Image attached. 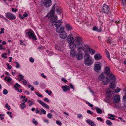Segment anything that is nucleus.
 <instances>
[{
  "mask_svg": "<svg viewBox=\"0 0 126 126\" xmlns=\"http://www.w3.org/2000/svg\"><path fill=\"white\" fill-rule=\"evenodd\" d=\"M110 88H109L106 90V97L107 99L108 100H110L112 98V95H113L115 93H118L120 91L121 89L120 88H117L116 89L115 91L114 90H112L111 91V88L110 87Z\"/></svg>",
  "mask_w": 126,
  "mask_h": 126,
  "instance_id": "f257e3e1",
  "label": "nucleus"
},
{
  "mask_svg": "<svg viewBox=\"0 0 126 126\" xmlns=\"http://www.w3.org/2000/svg\"><path fill=\"white\" fill-rule=\"evenodd\" d=\"M54 12L51 10L49 12L47 15V16L48 18H50L51 22L56 23L57 19V17L56 16H54Z\"/></svg>",
  "mask_w": 126,
  "mask_h": 126,
  "instance_id": "f03ea898",
  "label": "nucleus"
},
{
  "mask_svg": "<svg viewBox=\"0 0 126 126\" xmlns=\"http://www.w3.org/2000/svg\"><path fill=\"white\" fill-rule=\"evenodd\" d=\"M107 76L109 77L110 79V80H112V82L110 83V87L111 88H114L116 86L115 83L114 82V81L116 80V78L115 76L112 74L110 73Z\"/></svg>",
  "mask_w": 126,
  "mask_h": 126,
  "instance_id": "7ed1b4c3",
  "label": "nucleus"
},
{
  "mask_svg": "<svg viewBox=\"0 0 126 126\" xmlns=\"http://www.w3.org/2000/svg\"><path fill=\"white\" fill-rule=\"evenodd\" d=\"M105 78V76L103 74V73H102L101 75L98 77V79L99 80H102L104 84V85H107L110 81L109 79L107 77H106L105 80L106 81H105L103 80Z\"/></svg>",
  "mask_w": 126,
  "mask_h": 126,
  "instance_id": "20e7f679",
  "label": "nucleus"
},
{
  "mask_svg": "<svg viewBox=\"0 0 126 126\" xmlns=\"http://www.w3.org/2000/svg\"><path fill=\"white\" fill-rule=\"evenodd\" d=\"M41 4L42 5L44 4L46 7H48L51 5L52 3L51 0H45L42 1Z\"/></svg>",
  "mask_w": 126,
  "mask_h": 126,
  "instance_id": "39448f33",
  "label": "nucleus"
},
{
  "mask_svg": "<svg viewBox=\"0 0 126 126\" xmlns=\"http://www.w3.org/2000/svg\"><path fill=\"white\" fill-rule=\"evenodd\" d=\"M31 31L28 32L26 34L28 35L30 38L33 39L35 40H36L37 38L34 33L32 30H31Z\"/></svg>",
  "mask_w": 126,
  "mask_h": 126,
  "instance_id": "423d86ee",
  "label": "nucleus"
},
{
  "mask_svg": "<svg viewBox=\"0 0 126 126\" xmlns=\"http://www.w3.org/2000/svg\"><path fill=\"white\" fill-rule=\"evenodd\" d=\"M101 69V64L100 62L96 63L94 64V69L96 72H98Z\"/></svg>",
  "mask_w": 126,
  "mask_h": 126,
  "instance_id": "0eeeda50",
  "label": "nucleus"
},
{
  "mask_svg": "<svg viewBox=\"0 0 126 126\" xmlns=\"http://www.w3.org/2000/svg\"><path fill=\"white\" fill-rule=\"evenodd\" d=\"M110 10L109 7L108 5H106L105 4L103 5L102 9H101L102 13L108 14Z\"/></svg>",
  "mask_w": 126,
  "mask_h": 126,
  "instance_id": "6e6552de",
  "label": "nucleus"
},
{
  "mask_svg": "<svg viewBox=\"0 0 126 126\" xmlns=\"http://www.w3.org/2000/svg\"><path fill=\"white\" fill-rule=\"evenodd\" d=\"M6 17L8 19L12 20L15 19L16 18L15 16L12 13L8 12L5 15Z\"/></svg>",
  "mask_w": 126,
  "mask_h": 126,
  "instance_id": "1a4fd4ad",
  "label": "nucleus"
},
{
  "mask_svg": "<svg viewBox=\"0 0 126 126\" xmlns=\"http://www.w3.org/2000/svg\"><path fill=\"white\" fill-rule=\"evenodd\" d=\"M74 39L71 34H70L67 37V41L69 44L74 43Z\"/></svg>",
  "mask_w": 126,
  "mask_h": 126,
  "instance_id": "9d476101",
  "label": "nucleus"
},
{
  "mask_svg": "<svg viewBox=\"0 0 126 126\" xmlns=\"http://www.w3.org/2000/svg\"><path fill=\"white\" fill-rule=\"evenodd\" d=\"M78 54L76 53L75 56H76L77 60H79L82 59L83 58L82 53L81 52L80 50H78Z\"/></svg>",
  "mask_w": 126,
  "mask_h": 126,
  "instance_id": "9b49d317",
  "label": "nucleus"
},
{
  "mask_svg": "<svg viewBox=\"0 0 126 126\" xmlns=\"http://www.w3.org/2000/svg\"><path fill=\"white\" fill-rule=\"evenodd\" d=\"M75 40L77 45L78 46L81 44L82 43V38L80 37L79 36H78L76 37Z\"/></svg>",
  "mask_w": 126,
  "mask_h": 126,
  "instance_id": "f8f14e48",
  "label": "nucleus"
},
{
  "mask_svg": "<svg viewBox=\"0 0 126 126\" xmlns=\"http://www.w3.org/2000/svg\"><path fill=\"white\" fill-rule=\"evenodd\" d=\"M59 35L61 38L64 39L66 37L67 34L64 31H62L59 34Z\"/></svg>",
  "mask_w": 126,
  "mask_h": 126,
  "instance_id": "ddd939ff",
  "label": "nucleus"
},
{
  "mask_svg": "<svg viewBox=\"0 0 126 126\" xmlns=\"http://www.w3.org/2000/svg\"><path fill=\"white\" fill-rule=\"evenodd\" d=\"M120 96L118 95L114 96L113 98V99L115 103L119 102L120 100Z\"/></svg>",
  "mask_w": 126,
  "mask_h": 126,
  "instance_id": "4468645a",
  "label": "nucleus"
},
{
  "mask_svg": "<svg viewBox=\"0 0 126 126\" xmlns=\"http://www.w3.org/2000/svg\"><path fill=\"white\" fill-rule=\"evenodd\" d=\"M37 101L38 102L43 106L47 109H49V107L43 101L39 99H38L37 100Z\"/></svg>",
  "mask_w": 126,
  "mask_h": 126,
  "instance_id": "2eb2a0df",
  "label": "nucleus"
},
{
  "mask_svg": "<svg viewBox=\"0 0 126 126\" xmlns=\"http://www.w3.org/2000/svg\"><path fill=\"white\" fill-rule=\"evenodd\" d=\"M84 63L87 65L90 66L93 63V62L91 59L84 61Z\"/></svg>",
  "mask_w": 126,
  "mask_h": 126,
  "instance_id": "dca6fc26",
  "label": "nucleus"
},
{
  "mask_svg": "<svg viewBox=\"0 0 126 126\" xmlns=\"http://www.w3.org/2000/svg\"><path fill=\"white\" fill-rule=\"evenodd\" d=\"M62 23V22L61 20H57L55 24V26L56 27L59 28L61 25Z\"/></svg>",
  "mask_w": 126,
  "mask_h": 126,
  "instance_id": "f3484780",
  "label": "nucleus"
},
{
  "mask_svg": "<svg viewBox=\"0 0 126 126\" xmlns=\"http://www.w3.org/2000/svg\"><path fill=\"white\" fill-rule=\"evenodd\" d=\"M84 61L91 59L90 58V55L89 53H85L84 56Z\"/></svg>",
  "mask_w": 126,
  "mask_h": 126,
  "instance_id": "a211bd4d",
  "label": "nucleus"
},
{
  "mask_svg": "<svg viewBox=\"0 0 126 126\" xmlns=\"http://www.w3.org/2000/svg\"><path fill=\"white\" fill-rule=\"evenodd\" d=\"M107 75H108L110 73V68L108 66L105 67V71L104 72Z\"/></svg>",
  "mask_w": 126,
  "mask_h": 126,
  "instance_id": "6ab92c4d",
  "label": "nucleus"
},
{
  "mask_svg": "<svg viewBox=\"0 0 126 126\" xmlns=\"http://www.w3.org/2000/svg\"><path fill=\"white\" fill-rule=\"evenodd\" d=\"M62 88L64 92H66L67 90H69L70 89L69 87L67 86L66 85L62 86Z\"/></svg>",
  "mask_w": 126,
  "mask_h": 126,
  "instance_id": "aec40b11",
  "label": "nucleus"
},
{
  "mask_svg": "<svg viewBox=\"0 0 126 126\" xmlns=\"http://www.w3.org/2000/svg\"><path fill=\"white\" fill-rule=\"evenodd\" d=\"M101 57L102 56L99 53L96 54L94 56V58L96 60H99L101 58Z\"/></svg>",
  "mask_w": 126,
  "mask_h": 126,
  "instance_id": "412c9836",
  "label": "nucleus"
},
{
  "mask_svg": "<svg viewBox=\"0 0 126 126\" xmlns=\"http://www.w3.org/2000/svg\"><path fill=\"white\" fill-rule=\"evenodd\" d=\"M77 51L75 49L71 50L70 52V54L72 57L76 56Z\"/></svg>",
  "mask_w": 126,
  "mask_h": 126,
  "instance_id": "4be33fe9",
  "label": "nucleus"
},
{
  "mask_svg": "<svg viewBox=\"0 0 126 126\" xmlns=\"http://www.w3.org/2000/svg\"><path fill=\"white\" fill-rule=\"evenodd\" d=\"M69 46L70 47V48L71 49V50L74 49V47H76L75 44L74 43H71V44H69Z\"/></svg>",
  "mask_w": 126,
  "mask_h": 126,
  "instance_id": "5701e85b",
  "label": "nucleus"
},
{
  "mask_svg": "<svg viewBox=\"0 0 126 126\" xmlns=\"http://www.w3.org/2000/svg\"><path fill=\"white\" fill-rule=\"evenodd\" d=\"M123 90L125 92V95L123 97V101L124 102H126V88H124L123 89Z\"/></svg>",
  "mask_w": 126,
  "mask_h": 126,
  "instance_id": "b1692460",
  "label": "nucleus"
},
{
  "mask_svg": "<svg viewBox=\"0 0 126 126\" xmlns=\"http://www.w3.org/2000/svg\"><path fill=\"white\" fill-rule=\"evenodd\" d=\"M64 28L63 27H61L60 28H57L56 29V32L58 33H60L62 31H64Z\"/></svg>",
  "mask_w": 126,
  "mask_h": 126,
  "instance_id": "393cba45",
  "label": "nucleus"
},
{
  "mask_svg": "<svg viewBox=\"0 0 126 126\" xmlns=\"http://www.w3.org/2000/svg\"><path fill=\"white\" fill-rule=\"evenodd\" d=\"M101 27L100 26V29H98L97 27L96 26L94 27L93 28V30L94 31H96L99 32H100L102 31V29L101 28Z\"/></svg>",
  "mask_w": 126,
  "mask_h": 126,
  "instance_id": "a878e982",
  "label": "nucleus"
},
{
  "mask_svg": "<svg viewBox=\"0 0 126 126\" xmlns=\"http://www.w3.org/2000/svg\"><path fill=\"white\" fill-rule=\"evenodd\" d=\"M65 28L68 31H70L72 30V28L71 26L69 24H66L65 25Z\"/></svg>",
  "mask_w": 126,
  "mask_h": 126,
  "instance_id": "bb28decb",
  "label": "nucleus"
},
{
  "mask_svg": "<svg viewBox=\"0 0 126 126\" xmlns=\"http://www.w3.org/2000/svg\"><path fill=\"white\" fill-rule=\"evenodd\" d=\"M86 122L92 126H94V122L91 121L90 119L87 120H86Z\"/></svg>",
  "mask_w": 126,
  "mask_h": 126,
  "instance_id": "cd10ccee",
  "label": "nucleus"
},
{
  "mask_svg": "<svg viewBox=\"0 0 126 126\" xmlns=\"http://www.w3.org/2000/svg\"><path fill=\"white\" fill-rule=\"evenodd\" d=\"M4 80L5 81H7L8 82H10L12 80V79L10 77H6L5 78Z\"/></svg>",
  "mask_w": 126,
  "mask_h": 126,
  "instance_id": "c85d7f7f",
  "label": "nucleus"
},
{
  "mask_svg": "<svg viewBox=\"0 0 126 126\" xmlns=\"http://www.w3.org/2000/svg\"><path fill=\"white\" fill-rule=\"evenodd\" d=\"M88 51L89 52L92 54H94L95 52V50L91 48H89V50Z\"/></svg>",
  "mask_w": 126,
  "mask_h": 126,
  "instance_id": "c756f323",
  "label": "nucleus"
},
{
  "mask_svg": "<svg viewBox=\"0 0 126 126\" xmlns=\"http://www.w3.org/2000/svg\"><path fill=\"white\" fill-rule=\"evenodd\" d=\"M14 87L16 88V90L18 88L20 87V86L17 83H16L14 85Z\"/></svg>",
  "mask_w": 126,
  "mask_h": 126,
  "instance_id": "7c9ffc66",
  "label": "nucleus"
},
{
  "mask_svg": "<svg viewBox=\"0 0 126 126\" xmlns=\"http://www.w3.org/2000/svg\"><path fill=\"white\" fill-rule=\"evenodd\" d=\"M96 110L98 113L101 114L102 113V110L99 108H97L96 109Z\"/></svg>",
  "mask_w": 126,
  "mask_h": 126,
  "instance_id": "2f4dec72",
  "label": "nucleus"
},
{
  "mask_svg": "<svg viewBox=\"0 0 126 126\" xmlns=\"http://www.w3.org/2000/svg\"><path fill=\"white\" fill-rule=\"evenodd\" d=\"M57 4L56 3H55L53 6L52 7V9L51 10H50V11H51V10H53L54 12V13L55 12V6H57Z\"/></svg>",
  "mask_w": 126,
  "mask_h": 126,
  "instance_id": "473e14b6",
  "label": "nucleus"
},
{
  "mask_svg": "<svg viewBox=\"0 0 126 126\" xmlns=\"http://www.w3.org/2000/svg\"><path fill=\"white\" fill-rule=\"evenodd\" d=\"M106 123L109 126H111L112 125V123L110 121L107 120L106 121Z\"/></svg>",
  "mask_w": 126,
  "mask_h": 126,
  "instance_id": "72a5a7b5",
  "label": "nucleus"
},
{
  "mask_svg": "<svg viewBox=\"0 0 126 126\" xmlns=\"http://www.w3.org/2000/svg\"><path fill=\"white\" fill-rule=\"evenodd\" d=\"M57 12L58 14H61V10L60 7H59L57 8Z\"/></svg>",
  "mask_w": 126,
  "mask_h": 126,
  "instance_id": "f704fd0d",
  "label": "nucleus"
},
{
  "mask_svg": "<svg viewBox=\"0 0 126 126\" xmlns=\"http://www.w3.org/2000/svg\"><path fill=\"white\" fill-rule=\"evenodd\" d=\"M21 108L22 109H23L26 108V106L25 105H24L23 104H20Z\"/></svg>",
  "mask_w": 126,
  "mask_h": 126,
  "instance_id": "c9c22d12",
  "label": "nucleus"
},
{
  "mask_svg": "<svg viewBox=\"0 0 126 126\" xmlns=\"http://www.w3.org/2000/svg\"><path fill=\"white\" fill-rule=\"evenodd\" d=\"M46 92V93L48 94L49 95H51L52 92L51 91H49L48 90H47Z\"/></svg>",
  "mask_w": 126,
  "mask_h": 126,
  "instance_id": "e433bc0d",
  "label": "nucleus"
},
{
  "mask_svg": "<svg viewBox=\"0 0 126 126\" xmlns=\"http://www.w3.org/2000/svg\"><path fill=\"white\" fill-rule=\"evenodd\" d=\"M32 122L35 125H37L38 124L37 122L35 120L34 118H33L32 119Z\"/></svg>",
  "mask_w": 126,
  "mask_h": 126,
  "instance_id": "4c0bfd02",
  "label": "nucleus"
},
{
  "mask_svg": "<svg viewBox=\"0 0 126 126\" xmlns=\"http://www.w3.org/2000/svg\"><path fill=\"white\" fill-rule=\"evenodd\" d=\"M122 4L124 6L126 5V0H121Z\"/></svg>",
  "mask_w": 126,
  "mask_h": 126,
  "instance_id": "58836bf2",
  "label": "nucleus"
},
{
  "mask_svg": "<svg viewBox=\"0 0 126 126\" xmlns=\"http://www.w3.org/2000/svg\"><path fill=\"white\" fill-rule=\"evenodd\" d=\"M40 110L41 111L42 113L44 114H45L46 113V111L43 109H41Z\"/></svg>",
  "mask_w": 126,
  "mask_h": 126,
  "instance_id": "ea45409f",
  "label": "nucleus"
},
{
  "mask_svg": "<svg viewBox=\"0 0 126 126\" xmlns=\"http://www.w3.org/2000/svg\"><path fill=\"white\" fill-rule=\"evenodd\" d=\"M47 117L49 118H51L52 117V114L50 113H48L47 115Z\"/></svg>",
  "mask_w": 126,
  "mask_h": 126,
  "instance_id": "a19ab883",
  "label": "nucleus"
},
{
  "mask_svg": "<svg viewBox=\"0 0 126 126\" xmlns=\"http://www.w3.org/2000/svg\"><path fill=\"white\" fill-rule=\"evenodd\" d=\"M84 47L85 48L87 49H88V50H89V48H90L89 47V46L87 44L84 45Z\"/></svg>",
  "mask_w": 126,
  "mask_h": 126,
  "instance_id": "79ce46f5",
  "label": "nucleus"
},
{
  "mask_svg": "<svg viewBox=\"0 0 126 126\" xmlns=\"http://www.w3.org/2000/svg\"><path fill=\"white\" fill-rule=\"evenodd\" d=\"M4 30V29L3 28H1L0 29V34L4 33L3 31Z\"/></svg>",
  "mask_w": 126,
  "mask_h": 126,
  "instance_id": "37998d69",
  "label": "nucleus"
},
{
  "mask_svg": "<svg viewBox=\"0 0 126 126\" xmlns=\"http://www.w3.org/2000/svg\"><path fill=\"white\" fill-rule=\"evenodd\" d=\"M22 81L23 82V84L24 85H26L27 84L28 82L26 80L23 79V80H22Z\"/></svg>",
  "mask_w": 126,
  "mask_h": 126,
  "instance_id": "c03bdc74",
  "label": "nucleus"
},
{
  "mask_svg": "<svg viewBox=\"0 0 126 126\" xmlns=\"http://www.w3.org/2000/svg\"><path fill=\"white\" fill-rule=\"evenodd\" d=\"M8 93V92L7 90L6 89H5L3 91V93L4 94H7Z\"/></svg>",
  "mask_w": 126,
  "mask_h": 126,
  "instance_id": "a18cd8bd",
  "label": "nucleus"
},
{
  "mask_svg": "<svg viewBox=\"0 0 126 126\" xmlns=\"http://www.w3.org/2000/svg\"><path fill=\"white\" fill-rule=\"evenodd\" d=\"M107 43L108 44H110L111 43V40L110 38H108L107 39Z\"/></svg>",
  "mask_w": 126,
  "mask_h": 126,
  "instance_id": "49530a36",
  "label": "nucleus"
},
{
  "mask_svg": "<svg viewBox=\"0 0 126 126\" xmlns=\"http://www.w3.org/2000/svg\"><path fill=\"white\" fill-rule=\"evenodd\" d=\"M86 103L87 105H88L90 107H92L93 106V105L91 104L89 102H87Z\"/></svg>",
  "mask_w": 126,
  "mask_h": 126,
  "instance_id": "de8ad7c7",
  "label": "nucleus"
},
{
  "mask_svg": "<svg viewBox=\"0 0 126 126\" xmlns=\"http://www.w3.org/2000/svg\"><path fill=\"white\" fill-rule=\"evenodd\" d=\"M29 60L32 63H33L34 62V59L32 57H30V58Z\"/></svg>",
  "mask_w": 126,
  "mask_h": 126,
  "instance_id": "09e8293b",
  "label": "nucleus"
},
{
  "mask_svg": "<svg viewBox=\"0 0 126 126\" xmlns=\"http://www.w3.org/2000/svg\"><path fill=\"white\" fill-rule=\"evenodd\" d=\"M69 86L73 90L75 88L72 84L71 83H70Z\"/></svg>",
  "mask_w": 126,
  "mask_h": 126,
  "instance_id": "8fccbe9b",
  "label": "nucleus"
},
{
  "mask_svg": "<svg viewBox=\"0 0 126 126\" xmlns=\"http://www.w3.org/2000/svg\"><path fill=\"white\" fill-rule=\"evenodd\" d=\"M15 63L16 64V67L17 68H18L19 67L20 65L17 62H16Z\"/></svg>",
  "mask_w": 126,
  "mask_h": 126,
  "instance_id": "3c124183",
  "label": "nucleus"
},
{
  "mask_svg": "<svg viewBox=\"0 0 126 126\" xmlns=\"http://www.w3.org/2000/svg\"><path fill=\"white\" fill-rule=\"evenodd\" d=\"M56 123L57 124L60 126L62 124L58 120L57 121Z\"/></svg>",
  "mask_w": 126,
  "mask_h": 126,
  "instance_id": "603ef678",
  "label": "nucleus"
},
{
  "mask_svg": "<svg viewBox=\"0 0 126 126\" xmlns=\"http://www.w3.org/2000/svg\"><path fill=\"white\" fill-rule=\"evenodd\" d=\"M87 113L90 114H93V112L92 111L90 110H88L87 111Z\"/></svg>",
  "mask_w": 126,
  "mask_h": 126,
  "instance_id": "864d4df0",
  "label": "nucleus"
},
{
  "mask_svg": "<svg viewBox=\"0 0 126 126\" xmlns=\"http://www.w3.org/2000/svg\"><path fill=\"white\" fill-rule=\"evenodd\" d=\"M12 11L13 12H16L18 10L17 9H16V8L15 9L14 8H12Z\"/></svg>",
  "mask_w": 126,
  "mask_h": 126,
  "instance_id": "5fc2aeb1",
  "label": "nucleus"
},
{
  "mask_svg": "<svg viewBox=\"0 0 126 126\" xmlns=\"http://www.w3.org/2000/svg\"><path fill=\"white\" fill-rule=\"evenodd\" d=\"M43 100L46 102H48L49 101V100L48 99V98L46 97L44 98Z\"/></svg>",
  "mask_w": 126,
  "mask_h": 126,
  "instance_id": "6e6d98bb",
  "label": "nucleus"
},
{
  "mask_svg": "<svg viewBox=\"0 0 126 126\" xmlns=\"http://www.w3.org/2000/svg\"><path fill=\"white\" fill-rule=\"evenodd\" d=\"M61 80L62 81H63L64 83H66L67 81V80L65 79L64 78H62Z\"/></svg>",
  "mask_w": 126,
  "mask_h": 126,
  "instance_id": "4d7b16f0",
  "label": "nucleus"
},
{
  "mask_svg": "<svg viewBox=\"0 0 126 126\" xmlns=\"http://www.w3.org/2000/svg\"><path fill=\"white\" fill-rule=\"evenodd\" d=\"M3 46L2 44L0 45V47L1 50H2L4 49V50L5 49V48H2Z\"/></svg>",
  "mask_w": 126,
  "mask_h": 126,
  "instance_id": "13d9d810",
  "label": "nucleus"
},
{
  "mask_svg": "<svg viewBox=\"0 0 126 126\" xmlns=\"http://www.w3.org/2000/svg\"><path fill=\"white\" fill-rule=\"evenodd\" d=\"M40 112V111L38 110V108H37L36 110V113L38 114Z\"/></svg>",
  "mask_w": 126,
  "mask_h": 126,
  "instance_id": "bf43d9fd",
  "label": "nucleus"
},
{
  "mask_svg": "<svg viewBox=\"0 0 126 126\" xmlns=\"http://www.w3.org/2000/svg\"><path fill=\"white\" fill-rule=\"evenodd\" d=\"M18 76L20 77V79H22L24 77V76L21 75V74H19L18 75Z\"/></svg>",
  "mask_w": 126,
  "mask_h": 126,
  "instance_id": "052dcab7",
  "label": "nucleus"
},
{
  "mask_svg": "<svg viewBox=\"0 0 126 126\" xmlns=\"http://www.w3.org/2000/svg\"><path fill=\"white\" fill-rule=\"evenodd\" d=\"M77 117L78 118H79L80 117H82V115L80 114H77Z\"/></svg>",
  "mask_w": 126,
  "mask_h": 126,
  "instance_id": "680f3d73",
  "label": "nucleus"
},
{
  "mask_svg": "<svg viewBox=\"0 0 126 126\" xmlns=\"http://www.w3.org/2000/svg\"><path fill=\"white\" fill-rule=\"evenodd\" d=\"M3 115L2 114H0V118L1 119V120H3L4 119V118L2 116Z\"/></svg>",
  "mask_w": 126,
  "mask_h": 126,
  "instance_id": "e2e57ef3",
  "label": "nucleus"
},
{
  "mask_svg": "<svg viewBox=\"0 0 126 126\" xmlns=\"http://www.w3.org/2000/svg\"><path fill=\"white\" fill-rule=\"evenodd\" d=\"M28 16V15L25 12V14H24L23 15V16L24 17H26L27 16Z\"/></svg>",
  "mask_w": 126,
  "mask_h": 126,
  "instance_id": "0e129e2a",
  "label": "nucleus"
},
{
  "mask_svg": "<svg viewBox=\"0 0 126 126\" xmlns=\"http://www.w3.org/2000/svg\"><path fill=\"white\" fill-rule=\"evenodd\" d=\"M107 57L109 58V59L110 60V54H106Z\"/></svg>",
  "mask_w": 126,
  "mask_h": 126,
  "instance_id": "69168bd1",
  "label": "nucleus"
},
{
  "mask_svg": "<svg viewBox=\"0 0 126 126\" xmlns=\"http://www.w3.org/2000/svg\"><path fill=\"white\" fill-rule=\"evenodd\" d=\"M41 76H42L43 78H45L46 77V76L44 75V74L43 73H42L41 74Z\"/></svg>",
  "mask_w": 126,
  "mask_h": 126,
  "instance_id": "338daca9",
  "label": "nucleus"
},
{
  "mask_svg": "<svg viewBox=\"0 0 126 126\" xmlns=\"http://www.w3.org/2000/svg\"><path fill=\"white\" fill-rule=\"evenodd\" d=\"M16 70H15L13 71H12V74L13 75L15 74L16 73Z\"/></svg>",
  "mask_w": 126,
  "mask_h": 126,
  "instance_id": "774afa93",
  "label": "nucleus"
}]
</instances>
